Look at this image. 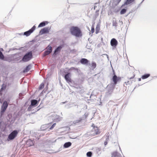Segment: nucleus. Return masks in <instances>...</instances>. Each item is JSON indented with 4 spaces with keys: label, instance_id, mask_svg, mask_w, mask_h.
I'll list each match as a JSON object with an SVG mask.
<instances>
[{
    "label": "nucleus",
    "instance_id": "nucleus-1",
    "mask_svg": "<svg viewBox=\"0 0 157 157\" xmlns=\"http://www.w3.org/2000/svg\"><path fill=\"white\" fill-rule=\"evenodd\" d=\"M71 33L73 35L77 37H80L82 36L81 31L79 28L76 26H72L70 29Z\"/></svg>",
    "mask_w": 157,
    "mask_h": 157
},
{
    "label": "nucleus",
    "instance_id": "nucleus-2",
    "mask_svg": "<svg viewBox=\"0 0 157 157\" xmlns=\"http://www.w3.org/2000/svg\"><path fill=\"white\" fill-rule=\"evenodd\" d=\"M33 57L32 52L30 51L26 53L23 57L21 61L23 62H27L30 60Z\"/></svg>",
    "mask_w": 157,
    "mask_h": 157
},
{
    "label": "nucleus",
    "instance_id": "nucleus-3",
    "mask_svg": "<svg viewBox=\"0 0 157 157\" xmlns=\"http://www.w3.org/2000/svg\"><path fill=\"white\" fill-rule=\"evenodd\" d=\"M114 75L113 76L112 78V80L114 82L113 84H110L108 86V87H109L111 86L112 89L113 90L115 87V85H116L118 80H121V78L119 77H117L115 74V73H114Z\"/></svg>",
    "mask_w": 157,
    "mask_h": 157
},
{
    "label": "nucleus",
    "instance_id": "nucleus-4",
    "mask_svg": "<svg viewBox=\"0 0 157 157\" xmlns=\"http://www.w3.org/2000/svg\"><path fill=\"white\" fill-rule=\"evenodd\" d=\"M18 132V131L16 130L13 131L8 136L7 139V140L8 141H9L14 139L17 136Z\"/></svg>",
    "mask_w": 157,
    "mask_h": 157
},
{
    "label": "nucleus",
    "instance_id": "nucleus-5",
    "mask_svg": "<svg viewBox=\"0 0 157 157\" xmlns=\"http://www.w3.org/2000/svg\"><path fill=\"white\" fill-rule=\"evenodd\" d=\"M135 76V74H134L133 72L132 73V75L131 76H130L129 75L128 76V78L129 80L127 81L126 82H124V84L127 85H131L132 84V81L133 80H131V79H133Z\"/></svg>",
    "mask_w": 157,
    "mask_h": 157
},
{
    "label": "nucleus",
    "instance_id": "nucleus-6",
    "mask_svg": "<svg viewBox=\"0 0 157 157\" xmlns=\"http://www.w3.org/2000/svg\"><path fill=\"white\" fill-rule=\"evenodd\" d=\"M64 78L66 82L68 83H72V80L71 78V75L69 73H67L64 76Z\"/></svg>",
    "mask_w": 157,
    "mask_h": 157
},
{
    "label": "nucleus",
    "instance_id": "nucleus-7",
    "mask_svg": "<svg viewBox=\"0 0 157 157\" xmlns=\"http://www.w3.org/2000/svg\"><path fill=\"white\" fill-rule=\"evenodd\" d=\"M8 105V103L7 101H5L1 107V113H3L6 110Z\"/></svg>",
    "mask_w": 157,
    "mask_h": 157
},
{
    "label": "nucleus",
    "instance_id": "nucleus-8",
    "mask_svg": "<svg viewBox=\"0 0 157 157\" xmlns=\"http://www.w3.org/2000/svg\"><path fill=\"white\" fill-rule=\"evenodd\" d=\"M35 28L36 27L35 26H33V27L29 31L25 32L24 33V35L26 36H29L35 30Z\"/></svg>",
    "mask_w": 157,
    "mask_h": 157
},
{
    "label": "nucleus",
    "instance_id": "nucleus-9",
    "mask_svg": "<svg viewBox=\"0 0 157 157\" xmlns=\"http://www.w3.org/2000/svg\"><path fill=\"white\" fill-rule=\"evenodd\" d=\"M92 132H93L92 134L93 136L97 135L100 133V129L97 127H96L95 129H93L92 130Z\"/></svg>",
    "mask_w": 157,
    "mask_h": 157
},
{
    "label": "nucleus",
    "instance_id": "nucleus-10",
    "mask_svg": "<svg viewBox=\"0 0 157 157\" xmlns=\"http://www.w3.org/2000/svg\"><path fill=\"white\" fill-rule=\"evenodd\" d=\"M50 28L49 27H46L41 29L40 32V33L43 34L44 33H48Z\"/></svg>",
    "mask_w": 157,
    "mask_h": 157
},
{
    "label": "nucleus",
    "instance_id": "nucleus-11",
    "mask_svg": "<svg viewBox=\"0 0 157 157\" xmlns=\"http://www.w3.org/2000/svg\"><path fill=\"white\" fill-rule=\"evenodd\" d=\"M110 44L112 46L115 47L118 44V42L115 39L113 38L111 39Z\"/></svg>",
    "mask_w": 157,
    "mask_h": 157
},
{
    "label": "nucleus",
    "instance_id": "nucleus-12",
    "mask_svg": "<svg viewBox=\"0 0 157 157\" xmlns=\"http://www.w3.org/2000/svg\"><path fill=\"white\" fill-rule=\"evenodd\" d=\"M135 1V0H126L124 4L122 5V6L131 5Z\"/></svg>",
    "mask_w": 157,
    "mask_h": 157
},
{
    "label": "nucleus",
    "instance_id": "nucleus-13",
    "mask_svg": "<svg viewBox=\"0 0 157 157\" xmlns=\"http://www.w3.org/2000/svg\"><path fill=\"white\" fill-rule=\"evenodd\" d=\"M26 144L28 147H30L33 145L34 143L32 140L30 139H29L27 141Z\"/></svg>",
    "mask_w": 157,
    "mask_h": 157
},
{
    "label": "nucleus",
    "instance_id": "nucleus-14",
    "mask_svg": "<svg viewBox=\"0 0 157 157\" xmlns=\"http://www.w3.org/2000/svg\"><path fill=\"white\" fill-rule=\"evenodd\" d=\"M80 63L83 64H87L89 62V61L86 59L85 58H82L80 60Z\"/></svg>",
    "mask_w": 157,
    "mask_h": 157
},
{
    "label": "nucleus",
    "instance_id": "nucleus-15",
    "mask_svg": "<svg viewBox=\"0 0 157 157\" xmlns=\"http://www.w3.org/2000/svg\"><path fill=\"white\" fill-rule=\"evenodd\" d=\"M63 45H60L55 50L53 54L56 55V53L60 51L62 48H63Z\"/></svg>",
    "mask_w": 157,
    "mask_h": 157
},
{
    "label": "nucleus",
    "instance_id": "nucleus-16",
    "mask_svg": "<svg viewBox=\"0 0 157 157\" xmlns=\"http://www.w3.org/2000/svg\"><path fill=\"white\" fill-rule=\"evenodd\" d=\"M150 75L149 74H145L142 76L141 78L143 79H145L149 77Z\"/></svg>",
    "mask_w": 157,
    "mask_h": 157
},
{
    "label": "nucleus",
    "instance_id": "nucleus-17",
    "mask_svg": "<svg viewBox=\"0 0 157 157\" xmlns=\"http://www.w3.org/2000/svg\"><path fill=\"white\" fill-rule=\"evenodd\" d=\"M37 101L36 100H32L31 101V105L32 106H34L37 103Z\"/></svg>",
    "mask_w": 157,
    "mask_h": 157
},
{
    "label": "nucleus",
    "instance_id": "nucleus-18",
    "mask_svg": "<svg viewBox=\"0 0 157 157\" xmlns=\"http://www.w3.org/2000/svg\"><path fill=\"white\" fill-rule=\"evenodd\" d=\"M71 145V143L70 142H68L65 143L64 145V147L65 148H67L70 147Z\"/></svg>",
    "mask_w": 157,
    "mask_h": 157
},
{
    "label": "nucleus",
    "instance_id": "nucleus-19",
    "mask_svg": "<svg viewBox=\"0 0 157 157\" xmlns=\"http://www.w3.org/2000/svg\"><path fill=\"white\" fill-rule=\"evenodd\" d=\"M48 24V22L47 21H45V22H42L41 23H40V24L39 25L38 27H43L46 24Z\"/></svg>",
    "mask_w": 157,
    "mask_h": 157
},
{
    "label": "nucleus",
    "instance_id": "nucleus-20",
    "mask_svg": "<svg viewBox=\"0 0 157 157\" xmlns=\"http://www.w3.org/2000/svg\"><path fill=\"white\" fill-rule=\"evenodd\" d=\"M30 69V65H29L26 67L25 68L23 72H26L28 71Z\"/></svg>",
    "mask_w": 157,
    "mask_h": 157
},
{
    "label": "nucleus",
    "instance_id": "nucleus-21",
    "mask_svg": "<svg viewBox=\"0 0 157 157\" xmlns=\"http://www.w3.org/2000/svg\"><path fill=\"white\" fill-rule=\"evenodd\" d=\"M100 30V27L99 25H97L96 28V34L98 33H99Z\"/></svg>",
    "mask_w": 157,
    "mask_h": 157
},
{
    "label": "nucleus",
    "instance_id": "nucleus-22",
    "mask_svg": "<svg viewBox=\"0 0 157 157\" xmlns=\"http://www.w3.org/2000/svg\"><path fill=\"white\" fill-rule=\"evenodd\" d=\"M96 64L94 62H93L91 64V67L93 69L96 68Z\"/></svg>",
    "mask_w": 157,
    "mask_h": 157
},
{
    "label": "nucleus",
    "instance_id": "nucleus-23",
    "mask_svg": "<svg viewBox=\"0 0 157 157\" xmlns=\"http://www.w3.org/2000/svg\"><path fill=\"white\" fill-rule=\"evenodd\" d=\"M117 155V152H114L111 154V157H116Z\"/></svg>",
    "mask_w": 157,
    "mask_h": 157
},
{
    "label": "nucleus",
    "instance_id": "nucleus-24",
    "mask_svg": "<svg viewBox=\"0 0 157 157\" xmlns=\"http://www.w3.org/2000/svg\"><path fill=\"white\" fill-rule=\"evenodd\" d=\"M126 12V10L125 9H122L120 12V14H124Z\"/></svg>",
    "mask_w": 157,
    "mask_h": 157
},
{
    "label": "nucleus",
    "instance_id": "nucleus-25",
    "mask_svg": "<svg viewBox=\"0 0 157 157\" xmlns=\"http://www.w3.org/2000/svg\"><path fill=\"white\" fill-rule=\"evenodd\" d=\"M44 83H42L41 84H40V85L39 87V90H41L43 88H44Z\"/></svg>",
    "mask_w": 157,
    "mask_h": 157
},
{
    "label": "nucleus",
    "instance_id": "nucleus-26",
    "mask_svg": "<svg viewBox=\"0 0 157 157\" xmlns=\"http://www.w3.org/2000/svg\"><path fill=\"white\" fill-rule=\"evenodd\" d=\"M113 26H114L115 27L117 26V23L116 21H113Z\"/></svg>",
    "mask_w": 157,
    "mask_h": 157
},
{
    "label": "nucleus",
    "instance_id": "nucleus-27",
    "mask_svg": "<svg viewBox=\"0 0 157 157\" xmlns=\"http://www.w3.org/2000/svg\"><path fill=\"white\" fill-rule=\"evenodd\" d=\"M51 52H49L48 50H47L45 52L44 55V56H46V55H47L48 54H49Z\"/></svg>",
    "mask_w": 157,
    "mask_h": 157
},
{
    "label": "nucleus",
    "instance_id": "nucleus-28",
    "mask_svg": "<svg viewBox=\"0 0 157 157\" xmlns=\"http://www.w3.org/2000/svg\"><path fill=\"white\" fill-rule=\"evenodd\" d=\"M92 153L91 152L89 151L87 152L86 154L87 156L89 157H90L92 156Z\"/></svg>",
    "mask_w": 157,
    "mask_h": 157
},
{
    "label": "nucleus",
    "instance_id": "nucleus-29",
    "mask_svg": "<svg viewBox=\"0 0 157 157\" xmlns=\"http://www.w3.org/2000/svg\"><path fill=\"white\" fill-rule=\"evenodd\" d=\"M32 105H30L28 108V110L29 111H30L32 108Z\"/></svg>",
    "mask_w": 157,
    "mask_h": 157
},
{
    "label": "nucleus",
    "instance_id": "nucleus-30",
    "mask_svg": "<svg viewBox=\"0 0 157 157\" xmlns=\"http://www.w3.org/2000/svg\"><path fill=\"white\" fill-rule=\"evenodd\" d=\"M52 47L51 46H48V48L47 50L49 51V52H51L52 51Z\"/></svg>",
    "mask_w": 157,
    "mask_h": 157
},
{
    "label": "nucleus",
    "instance_id": "nucleus-31",
    "mask_svg": "<svg viewBox=\"0 0 157 157\" xmlns=\"http://www.w3.org/2000/svg\"><path fill=\"white\" fill-rule=\"evenodd\" d=\"M91 31L92 33H93L94 32V26H92L91 27Z\"/></svg>",
    "mask_w": 157,
    "mask_h": 157
},
{
    "label": "nucleus",
    "instance_id": "nucleus-32",
    "mask_svg": "<svg viewBox=\"0 0 157 157\" xmlns=\"http://www.w3.org/2000/svg\"><path fill=\"white\" fill-rule=\"evenodd\" d=\"M56 123H54L52 125V126L50 127V129H52L54 127L56 126Z\"/></svg>",
    "mask_w": 157,
    "mask_h": 157
},
{
    "label": "nucleus",
    "instance_id": "nucleus-33",
    "mask_svg": "<svg viewBox=\"0 0 157 157\" xmlns=\"http://www.w3.org/2000/svg\"><path fill=\"white\" fill-rule=\"evenodd\" d=\"M92 127H93V129H95L97 127H96L94 125V124H93L92 125Z\"/></svg>",
    "mask_w": 157,
    "mask_h": 157
},
{
    "label": "nucleus",
    "instance_id": "nucleus-34",
    "mask_svg": "<svg viewBox=\"0 0 157 157\" xmlns=\"http://www.w3.org/2000/svg\"><path fill=\"white\" fill-rule=\"evenodd\" d=\"M76 69L75 68V67H71L70 69V70H76Z\"/></svg>",
    "mask_w": 157,
    "mask_h": 157
},
{
    "label": "nucleus",
    "instance_id": "nucleus-35",
    "mask_svg": "<svg viewBox=\"0 0 157 157\" xmlns=\"http://www.w3.org/2000/svg\"><path fill=\"white\" fill-rule=\"evenodd\" d=\"M109 136H108L107 138L106 139V140L105 141H108L109 140Z\"/></svg>",
    "mask_w": 157,
    "mask_h": 157
},
{
    "label": "nucleus",
    "instance_id": "nucleus-36",
    "mask_svg": "<svg viewBox=\"0 0 157 157\" xmlns=\"http://www.w3.org/2000/svg\"><path fill=\"white\" fill-rule=\"evenodd\" d=\"M121 0H117V4L119 3L121 1Z\"/></svg>",
    "mask_w": 157,
    "mask_h": 157
},
{
    "label": "nucleus",
    "instance_id": "nucleus-37",
    "mask_svg": "<svg viewBox=\"0 0 157 157\" xmlns=\"http://www.w3.org/2000/svg\"><path fill=\"white\" fill-rule=\"evenodd\" d=\"M107 142L108 141H105V142H104V144L105 145H106L107 144Z\"/></svg>",
    "mask_w": 157,
    "mask_h": 157
},
{
    "label": "nucleus",
    "instance_id": "nucleus-38",
    "mask_svg": "<svg viewBox=\"0 0 157 157\" xmlns=\"http://www.w3.org/2000/svg\"><path fill=\"white\" fill-rule=\"evenodd\" d=\"M82 119H81L80 120H78V121H77V122H80L81 120H82Z\"/></svg>",
    "mask_w": 157,
    "mask_h": 157
},
{
    "label": "nucleus",
    "instance_id": "nucleus-39",
    "mask_svg": "<svg viewBox=\"0 0 157 157\" xmlns=\"http://www.w3.org/2000/svg\"><path fill=\"white\" fill-rule=\"evenodd\" d=\"M2 86H3V87L1 88V89L2 90H3V87L4 86V85H3Z\"/></svg>",
    "mask_w": 157,
    "mask_h": 157
},
{
    "label": "nucleus",
    "instance_id": "nucleus-40",
    "mask_svg": "<svg viewBox=\"0 0 157 157\" xmlns=\"http://www.w3.org/2000/svg\"><path fill=\"white\" fill-rule=\"evenodd\" d=\"M138 80L139 81H140L141 80V78H139L138 79Z\"/></svg>",
    "mask_w": 157,
    "mask_h": 157
},
{
    "label": "nucleus",
    "instance_id": "nucleus-41",
    "mask_svg": "<svg viewBox=\"0 0 157 157\" xmlns=\"http://www.w3.org/2000/svg\"><path fill=\"white\" fill-rule=\"evenodd\" d=\"M5 88H6V86H5V87H4V88L5 89Z\"/></svg>",
    "mask_w": 157,
    "mask_h": 157
}]
</instances>
